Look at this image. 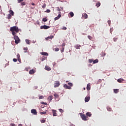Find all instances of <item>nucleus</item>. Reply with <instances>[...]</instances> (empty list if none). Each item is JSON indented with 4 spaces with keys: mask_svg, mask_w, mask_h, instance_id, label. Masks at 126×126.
<instances>
[{
    "mask_svg": "<svg viewBox=\"0 0 126 126\" xmlns=\"http://www.w3.org/2000/svg\"><path fill=\"white\" fill-rule=\"evenodd\" d=\"M10 32H12V35L15 36L16 33L19 32V29L16 26L12 27L10 29Z\"/></svg>",
    "mask_w": 126,
    "mask_h": 126,
    "instance_id": "nucleus-1",
    "label": "nucleus"
},
{
    "mask_svg": "<svg viewBox=\"0 0 126 126\" xmlns=\"http://www.w3.org/2000/svg\"><path fill=\"white\" fill-rule=\"evenodd\" d=\"M14 39L15 40V43L16 44H18V43L20 42V38H19V37L17 35H14Z\"/></svg>",
    "mask_w": 126,
    "mask_h": 126,
    "instance_id": "nucleus-2",
    "label": "nucleus"
},
{
    "mask_svg": "<svg viewBox=\"0 0 126 126\" xmlns=\"http://www.w3.org/2000/svg\"><path fill=\"white\" fill-rule=\"evenodd\" d=\"M80 116H81V118H82V119L83 121H87V118L88 117L87 116H86L85 115L81 114Z\"/></svg>",
    "mask_w": 126,
    "mask_h": 126,
    "instance_id": "nucleus-3",
    "label": "nucleus"
},
{
    "mask_svg": "<svg viewBox=\"0 0 126 126\" xmlns=\"http://www.w3.org/2000/svg\"><path fill=\"white\" fill-rule=\"evenodd\" d=\"M50 28V27L49 26L44 25V26H40V29L47 30Z\"/></svg>",
    "mask_w": 126,
    "mask_h": 126,
    "instance_id": "nucleus-4",
    "label": "nucleus"
},
{
    "mask_svg": "<svg viewBox=\"0 0 126 126\" xmlns=\"http://www.w3.org/2000/svg\"><path fill=\"white\" fill-rule=\"evenodd\" d=\"M60 86V82L57 81L56 83H55L54 88H58Z\"/></svg>",
    "mask_w": 126,
    "mask_h": 126,
    "instance_id": "nucleus-5",
    "label": "nucleus"
},
{
    "mask_svg": "<svg viewBox=\"0 0 126 126\" xmlns=\"http://www.w3.org/2000/svg\"><path fill=\"white\" fill-rule=\"evenodd\" d=\"M88 18V15L86 13H84L82 14V18L83 19H87Z\"/></svg>",
    "mask_w": 126,
    "mask_h": 126,
    "instance_id": "nucleus-6",
    "label": "nucleus"
},
{
    "mask_svg": "<svg viewBox=\"0 0 126 126\" xmlns=\"http://www.w3.org/2000/svg\"><path fill=\"white\" fill-rule=\"evenodd\" d=\"M52 114L54 117H57V110L53 109Z\"/></svg>",
    "mask_w": 126,
    "mask_h": 126,
    "instance_id": "nucleus-7",
    "label": "nucleus"
},
{
    "mask_svg": "<svg viewBox=\"0 0 126 126\" xmlns=\"http://www.w3.org/2000/svg\"><path fill=\"white\" fill-rule=\"evenodd\" d=\"M31 113H32V114L34 115H37V113L36 112V111L35 109H32Z\"/></svg>",
    "mask_w": 126,
    "mask_h": 126,
    "instance_id": "nucleus-8",
    "label": "nucleus"
},
{
    "mask_svg": "<svg viewBox=\"0 0 126 126\" xmlns=\"http://www.w3.org/2000/svg\"><path fill=\"white\" fill-rule=\"evenodd\" d=\"M35 72V70L34 69H32L29 71V74L30 75H32Z\"/></svg>",
    "mask_w": 126,
    "mask_h": 126,
    "instance_id": "nucleus-9",
    "label": "nucleus"
},
{
    "mask_svg": "<svg viewBox=\"0 0 126 126\" xmlns=\"http://www.w3.org/2000/svg\"><path fill=\"white\" fill-rule=\"evenodd\" d=\"M54 38L53 35H50L48 36V37L45 38V39H46L47 41H48L49 39H52V38Z\"/></svg>",
    "mask_w": 126,
    "mask_h": 126,
    "instance_id": "nucleus-10",
    "label": "nucleus"
},
{
    "mask_svg": "<svg viewBox=\"0 0 126 126\" xmlns=\"http://www.w3.org/2000/svg\"><path fill=\"white\" fill-rule=\"evenodd\" d=\"M63 87H64V89H68V90L71 89V87L68 86L67 85H66V84H64Z\"/></svg>",
    "mask_w": 126,
    "mask_h": 126,
    "instance_id": "nucleus-11",
    "label": "nucleus"
},
{
    "mask_svg": "<svg viewBox=\"0 0 126 126\" xmlns=\"http://www.w3.org/2000/svg\"><path fill=\"white\" fill-rule=\"evenodd\" d=\"M86 89L88 91L91 90V84L90 83L88 84L87 87H86Z\"/></svg>",
    "mask_w": 126,
    "mask_h": 126,
    "instance_id": "nucleus-12",
    "label": "nucleus"
},
{
    "mask_svg": "<svg viewBox=\"0 0 126 126\" xmlns=\"http://www.w3.org/2000/svg\"><path fill=\"white\" fill-rule=\"evenodd\" d=\"M90 100V96H86L85 99V101L86 102H88Z\"/></svg>",
    "mask_w": 126,
    "mask_h": 126,
    "instance_id": "nucleus-13",
    "label": "nucleus"
},
{
    "mask_svg": "<svg viewBox=\"0 0 126 126\" xmlns=\"http://www.w3.org/2000/svg\"><path fill=\"white\" fill-rule=\"evenodd\" d=\"M40 55H42V56H48V54L47 52H42L40 53Z\"/></svg>",
    "mask_w": 126,
    "mask_h": 126,
    "instance_id": "nucleus-14",
    "label": "nucleus"
},
{
    "mask_svg": "<svg viewBox=\"0 0 126 126\" xmlns=\"http://www.w3.org/2000/svg\"><path fill=\"white\" fill-rule=\"evenodd\" d=\"M61 17V15L58 14V16L54 18V20L57 21L60 19Z\"/></svg>",
    "mask_w": 126,
    "mask_h": 126,
    "instance_id": "nucleus-15",
    "label": "nucleus"
},
{
    "mask_svg": "<svg viewBox=\"0 0 126 126\" xmlns=\"http://www.w3.org/2000/svg\"><path fill=\"white\" fill-rule=\"evenodd\" d=\"M45 69L47 71H50L51 68L50 67V66L46 65V66H45Z\"/></svg>",
    "mask_w": 126,
    "mask_h": 126,
    "instance_id": "nucleus-16",
    "label": "nucleus"
},
{
    "mask_svg": "<svg viewBox=\"0 0 126 126\" xmlns=\"http://www.w3.org/2000/svg\"><path fill=\"white\" fill-rule=\"evenodd\" d=\"M124 81V79H122V78H120L119 79L117 80V82L121 83L123 82Z\"/></svg>",
    "mask_w": 126,
    "mask_h": 126,
    "instance_id": "nucleus-17",
    "label": "nucleus"
},
{
    "mask_svg": "<svg viewBox=\"0 0 126 126\" xmlns=\"http://www.w3.org/2000/svg\"><path fill=\"white\" fill-rule=\"evenodd\" d=\"M25 41H26V43L27 44L29 45V44H31V41L30 40H29V39H26Z\"/></svg>",
    "mask_w": 126,
    "mask_h": 126,
    "instance_id": "nucleus-18",
    "label": "nucleus"
},
{
    "mask_svg": "<svg viewBox=\"0 0 126 126\" xmlns=\"http://www.w3.org/2000/svg\"><path fill=\"white\" fill-rule=\"evenodd\" d=\"M114 92L116 94H118L119 92V89H114Z\"/></svg>",
    "mask_w": 126,
    "mask_h": 126,
    "instance_id": "nucleus-19",
    "label": "nucleus"
},
{
    "mask_svg": "<svg viewBox=\"0 0 126 126\" xmlns=\"http://www.w3.org/2000/svg\"><path fill=\"white\" fill-rule=\"evenodd\" d=\"M92 115V114H91L90 112L86 113V116H87L88 117H91Z\"/></svg>",
    "mask_w": 126,
    "mask_h": 126,
    "instance_id": "nucleus-20",
    "label": "nucleus"
},
{
    "mask_svg": "<svg viewBox=\"0 0 126 126\" xmlns=\"http://www.w3.org/2000/svg\"><path fill=\"white\" fill-rule=\"evenodd\" d=\"M100 5H101V3L99 1L96 3V7H99Z\"/></svg>",
    "mask_w": 126,
    "mask_h": 126,
    "instance_id": "nucleus-21",
    "label": "nucleus"
},
{
    "mask_svg": "<svg viewBox=\"0 0 126 126\" xmlns=\"http://www.w3.org/2000/svg\"><path fill=\"white\" fill-rule=\"evenodd\" d=\"M17 59H18V61L19 62H20L21 60H20V54H17Z\"/></svg>",
    "mask_w": 126,
    "mask_h": 126,
    "instance_id": "nucleus-22",
    "label": "nucleus"
},
{
    "mask_svg": "<svg viewBox=\"0 0 126 126\" xmlns=\"http://www.w3.org/2000/svg\"><path fill=\"white\" fill-rule=\"evenodd\" d=\"M98 62H99V61L97 59H96L93 61V64L97 63Z\"/></svg>",
    "mask_w": 126,
    "mask_h": 126,
    "instance_id": "nucleus-23",
    "label": "nucleus"
},
{
    "mask_svg": "<svg viewBox=\"0 0 126 126\" xmlns=\"http://www.w3.org/2000/svg\"><path fill=\"white\" fill-rule=\"evenodd\" d=\"M54 97H55V98H59V95L57 94H54Z\"/></svg>",
    "mask_w": 126,
    "mask_h": 126,
    "instance_id": "nucleus-24",
    "label": "nucleus"
},
{
    "mask_svg": "<svg viewBox=\"0 0 126 126\" xmlns=\"http://www.w3.org/2000/svg\"><path fill=\"white\" fill-rule=\"evenodd\" d=\"M48 99L52 101V99H53V96L50 95L49 96Z\"/></svg>",
    "mask_w": 126,
    "mask_h": 126,
    "instance_id": "nucleus-25",
    "label": "nucleus"
},
{
    "mask_svg": "<svg viewBox=\"0 0 126 126\" xmlns=\"http://www.w3.org/2000/svg\"><path fill=\"white\" fill-rule=\"evenodd\" d=\"M80 47H81V45H76V46H75V49H79Z\"/></svg>",
    "mask_w": 126,
    "mask_h": 126,
    "instance_id": "nucleus-26",
    "label": "nucleus"
},
{
    "mask_svg": "<svg viewBox=\"0 0 126 126\" xmlns=\"http://www.w3.org/2000/svg\"><path fill=\"white\" fill-rule=\"evenodd\" d=\"M24 53H27L28 51V47L24 48Z\"/></svg>",
    "mask_w": 126,
    "mask_h": 126,
    "instance_id": "nucleus-27",
    "label": "nucleus"
},
{
    "mask_svg": "<svg viewBox=\"0 0 126 126\" xmlns=\"http://www.w3.org/2000/svg\"><path fill=\"white\" fill-rule=\"evenodd\" d=\"M48 21V19H46V18H43V19H42V22H45Z\"/></svg>",
    "mask_w": 126,
    "mask_h": 126,
    "instance_id": "nucleus-28",
    "label": "nucleus"
},
{
    "mask_svg": "<svg viewBox=\"0 0 126 126\" xmlns=\"http://www.w3.org/2000/svg\"><path fill=\"white\" fill-rule=\"evenodd\" d=\"M46 7V4H45V3H44V4L42 5V9H45Z\"/></svg>",
    "mask_w": 126,
    "mask_h": 126,
    "instance_id": "nucleus-29",
    "label": "nucleus"
},
{
    "mask_svg": "<svg viewBox=\"0 0 126 126\" xmlns=\"http://www.w3.org/2000/svg\"><path fill=\"white\" fill-rule=\"evenodd\" d=\"M69 15H70V16H71V17H73V16L74 15V14H73V13L72 12H70Z\"/></svg>",
    "mask_w": 126,
    "mask_h": 126,
    "instance_id": "nucleus-30",
    "label": "nucleus"
},
{
    "mask_svg": "<svg viewBox=\"0 0 126 126\" xmlns=\"http://www.w3.org/2000/svg\"><path fill=\"white\" fill-rule=\"evenodd\" d=\"M11 17H12V16H11V14H8V20L11 19Z\"/></svg>",
    "mask_w": 126,
    "mask_h": 126,
    "instance_id": "nucleus-31",
    "label": "nucleus"
},
{
    "mask_svg": "<svg viewBox=\"0 0 126 126\" xmlns=\"http://www.w3.org/2000/svg\"><path fill=\"white\" fill-rule=\"evenodd\" d=\"M88 38H89V39L91 40L93 39V37L91 36V35H88Z\"/></svg>",
    "mask_w": 126,
    "mask_h": 126,
    "instance_id": "nucleus-32",
    "label": "nucleus"
},
{
    "mask_svg": "<svg viewBox=\"0 0 126 126\" xmlns=\"http://www.w3.org/2000/svg\"><path fill=\"white\" fill-rule=\"evenodd\" d=\"M94 63V60H92V59H89V63Z\"/></svg>",
    "mask_w": 126,
    "mask_h": 126,
    "instance_id": "nucleus-33",
    "label": "nucleus"
},
{
    "mask_svg": "<svg viewBox=\"0 0 126 126\" xmlns=\"http://www.w3.org/2000/svg\"><path fill=\"white\" fill-rule=\"evenodd\" d=\"M111 23V21H110V20H109L108 21H107V24H108L109 26H110Z\"/></svg>",
    "mask_w": 126,
    "mask_h": 126,
    "instance_id": "nucleus-34",
    "label": "nucleus"
},
{
    "mask_svg": "<svg viewBox=\"0 0 126 126\" xmlns=\"http://www.w3.org/2000/svg\"><path fill=\"white\" fill-rule=\"evenodd\" d=\"M9 13L10 14H11L12 15H13V14H14L12 10H10Z\"/></svg>",
    "mask_w": 126,
    "mask_h": 126,
    "instance_id": "nucleus-35",
    "label": "nucleus"
},
{
    "mask_svg": "<svg viewBox=\"0 0 126 126\" xmlns=\"http://www.w3.org/2000/svg\"><path fill=\"white\" fill-rule=\"evenodd\" d=\"M44 97L43 95H40L39 96V97H38V99H43Z\"/></svg>",
    "mask_w": 126,
    "mask_h": 126,
    "instance_id": "nucleus-36",
    "label": "nucleus"
},
{
    "mask_svg": "<svg viewBox=\"0 0 126 126\" xmlns=\"http://www.w3.org/2000/svg\"><path fill=\"white\" fill-rule=\"evenodd\" d=\"M46 114H47L46 112H40V114H42V115H45Z\"/></svg>",
    "mask_w": 126,
    "mask_h": 126,
    "instance_id": "nucleus-37",
    "label": "nucleus"
},
{
    "mask_svg": "<svg viewBox=\"0 0 126 126\" xmlns=\"http://www.w3.org/2000/svg\"><path fill=\"white\" fill-rule=\"evenodd\" d=\"M21 5H22V6H24L26 5V2H23L22 3H21Z\"/></svg>",
    "mask_w": 126,
    "mask_h": 126,
    "instance_id": "nucleus-38",
    "label": "nucleus"
},
{
    "mask_svg": "<svg viewBox=\"0 0 126 126\" xmlns=\"http://www.w3.org/2000/svg\"><path fill=\"white\" fill-rule=\"evenodd\" d=\"M40 122L41 123H45V119L42 120L41 121H40Z\"/></svg>",
    "mask_w": 126,
    "mask_h": 126,
    "instance_id": "nucleus-39",
    "label": "nucleus"
},
{
    "mask_svg": "<svg viewBox=\"0 0 126 126\" xmlns=\"http://www.w3.org/2000/svg\"><path fill=\"white\" fill-rule=\"evenodd\" d=\"M68 85L71 87L73 86V84L71 83H68Z\"/></svg>",
    "mask_w": 126,
    "mask_h": 126,
    "instance_id": "nucleus-40",
    "label": "nucleus"
},
{
    "mask_svg": "<svg viewBox=\"0 0 126 126\" xmlns=\"http://www.w3.org/2000/svg\"><path fill=\"white\" fill-rule=\"evenodd\" d=\"M59 110L60 112L63 113V110L62 109H59Z\"/></svg>",
    "mask_w": 126,
    "mask_h": 126,
    "instance_id": "nucleus-41",
    "label": "nucleus"
},
{
    "mask_svg": "<svg viewBox=\"0 0 126 126\" xmlns=\"http://www.w3.org/2000/svg\"><path fill=\"white\" fill-rule=\"evenodd\" d=\"M107 111L110 112V111H111V108L108 107L107 108Z\"/></svg>",
    "mask_w": 126,
    "mask_h": 126,
    "instance_id": "nucleus-42",
    "label": "nucleus"
},
{
    "mask_svg": "<svg viewBox=\"0 0 126 126\" xmlns=\"http://www.w3.org/2000/svg\"><path fill=\"white\" fill-rule=\"evenodd\" d=\"M29 69H30V68L28 67H26V69H25V70H26V71H29Z\"/></svg>",
    "mask_w": 126,
    "mask_h": 126,
    "instance_id": "nucleus-43",
    "label": "nucleus"
},
{
    "mask_svg": "<svg viewBox=\"0 0 126 126\" xmlns=\"http://www.w3.org/2000/svg\"><path fill=\"white\" fill-rule=\"evenodd\" d=\"M24 1V0H17V1L18 2V3H20Z\"/></svg>",
    "mask_w": 126,
    "mask_h": 126,
    "instance_id": "nucleus-44",
    "label": "nucleus"
},
{
    "mask_svg": "<svg viewBox=\"0 0 126 126\" xmlns=\"http://www.w3.org/2000/svg\"><path fill=\"white\" fill-rule=\"evenodd\" d=\"M59 51V48H55V51L56 52H58Z\"/></svg>",
    "mask_w": 126,
    "mask_h": 126,
    "instance_id": "nucleus-45",
    "label": "nucleus"
},
{
    "mask_svg": "<svg viewBox=\"0 0 126 126\" xmlns=\"http://www.w3.org/2000/svg\"><path fill=\"white\" fill-rule=\"evenodd\" d=\"M65 46V43H63L62 44V47H64Z\"/></svg>",
    "mask_w": 126,
    "mask_h": 126,
    "instance_id": "nucleus-46",
    "label": "nucleus"
},
{
    "mask_svg": "<svg viewBox=\"0 0 126 126\" xmlns=\"http://www.w3.org/2000/svg\"><path fill=\"white\" fill-rule=\"evenodd\" d=\"M56 9H57V11H61L60 8H59V7H58L57 8H56Z\"/></svg>",
    "mask_w": 126,
    "mask_h": 126,
    "instance_id": "nucleus-47",
    "label": "nucleus"
},
{
    "mask_svg": "<svg viewBox=\"0 0 126 126\" xmlns=\"http://www.w3.org/2000/svg\"><path fill=\"white\" fill-rule=\"evenodd\" d=\"M50 12H51V10H50V9H47V10H46V12H47V13H50Z\"/></svg>",
    "mask_w": 126,
    "mask_h": 126,
    "instance_id": "nucleus-48",
    "label": "nucleus"
},
{
    "mask_svg": "<svg viewBox=\"0 0 126 126\" xmlns=\"http://www.w3.org/2000/svg\"><path fill=\"white\" fill-rule=\"evenodd\" d=\"M117 39H118L117 38H113V41H115V42H117Z\"/></svg>",
    "mask_w": 126,
    "mask_h": 126,
    "instance_id": "nucleus-49",
    "label": "nucleus"
},
{
    "mask_svg": "<svg viewBox=\"0 0 126 126\" xmlns=\"http://www.w3.org/2000/svg\"><path fill=\"white\" fill-rule=\"evenodd\" d=\"M17 60L16 59H13V62H17Z\"/></svg>",
    "mask_w": 126,
    "mask_h": 126,
    "instance_id": "nucleus-50",
    "label": "nucleus"
},
{
    "mask_svg": "<svg viewBox=\"0 0 126 126\" xmlns=\"http://www.w3.org/2000/svg\"><path fill=\"white\" fill-rule=\"evenodd\" d=\"M63 30L65 31L66 30V28L65 27H63Z\"/></svg>",
    "mask_w": 126,
    "mask_h": 126,
    "instance_id": "nucleus-51",
    "label": "nucleus"
},
{
    "mask_svg": "<svg viewBox=\"0 0 126 126\" xmlns=\"http://www.w3.org/2000/svg\"><path fill=\"white\" fill-rule=\"evenodd\" d=\"M11 126H15V125L13 123H11V124H10Z\"/></svg>",
    "mask_w": 126,
    "mask_h": 126,
    "instance_id": "nucleus-52",
    "label": "nucleus"
},
{
    "mask_svg": "<svg viewBox=\"0 0 126 126\" xmlns=\"http://www.w3.org/2000/svg\"><path fill=\"white\" fill-rule=\"evenodd\" d=\"M32 4V5H35V4L34 3H33V2H32V4Z\"/></svg>",
    "mask_w": 126,
    "mask_h": 126,
    "instance_id": "nucleus-53",
    "label": "nucleus"
},
{
    "mask_svg": "<svg viewBox=\"0 0 126 126\" xmlns=\"http://www.w3.org/2000/svg\"><path fill=\"white\" fill-rule=\"evenodd\" d=\"M63 52H64V50H63H63H61V52H62V53H63Z\"/></svg>",
    "mask_w": 126,
    "mask_h": 126,
    "instance_id": "nucleus-54",
    "label": "nucleus"
},
{
    "mask_svg": "<svg viewBox=\"0 0 126 126\" xmlns=\"http://www.w3.org/2000/svg\"><path fill=\"white\" fill-rule=\"evenodd\" d=\"M105 56V54H104V53H103V54H102V56L103 57V56Z\"/></svg>",
    "mask_w": 126,
    "mask_h": 126,
    "instance_id": "nucleus-55",
    "label": "nucleus"
},
{
    "mask_svg": "<svg viewBox=\"0 0 126 126\" xmlns=\"http://www.w3.org/2000/svg\"><path fill=\"white\" fill-rule=\"evenodd\" d=\"M61 12H59V13H58V15H61Z\"/></svg>",
    "mask_w": 126,
    "mask_h": 126,
    "instance_id": "nucleus-56",
    "label": "nucleus"
},
{
    "mask_svg": "<svg viewBox=\"0 0 126 126\" xmlns=\"http://www.w3.org/2000/svg\"><path fill=\"white\" fill-rule=\"evenodd\" d=\"M18 126H22V124H19V125H18Z\"/></svg>",
    "mask_w": 126,
    "mask_h": 126,
    "instance_id": "nucleus-57",
    "label": "nucleus"
},
{
    "mask_svg": "<svg viewBox=\"0 0 126 126\" xmlns=\"http://www.w3.org/2000/svg\"><path fill=\"white\" fill-rule=\"evenodd\" d=\"M63 47V50H64V47Z\"/></svg>",
    "mask_w": 126,
    "mask_h": 126,
    "instance_id": "nucleus-58",
    "label": "nucleus"
},
{
    "mask_svg": "<svg viewBox=\"0 0 126 126\" xmlns=\"http://www.w3.org/2000/svg\"><path fill=\"white\" fill-rule=\"evenodd\" d=\"M61 9L62 10H63V7H61Z\"/></svg>",
    "mask_w": 126,
    "mask_h": 126,
    "instance_id": "nucleus-59",
    "label": "nucleus"
},
{
    "mask_svg": "<svg viewBox=\"0 0 126 126\" xmlns=\"http://www.w3.org/2000/svg\"><path fill=\"white\" fill-rule=\"evenodd\" d=\"M71 126H75L74 125H71Z\"/></svg>",
    "mask_w": 126,
    "mask_h": 126,
    "instance_id": "nucleus-60",
    "label": "nucleus"
},
{
    "mask_svg": "<svg viewBox=\"0 0 126 126\" xmlns=\"http://www.w3.org/2000/svg\"><path fill=\"white\" fill-rule=\"evenodd\" d=\"M112 32V30L110 29V32Z\"/></svg>",
    "mask_w": 126,
    "mask_h": 126,
    "instance_id": "nucleus-61",
    "label": "nucleus"
},
{
    "mask_svg": "<svg viewBox=\"0 0 126 126\" xmlns=\"http://www.w3.org/2000/svg\"><path fill=\"white\" fill-rule=\"evenodd\" d=\"M84 90H86V88H84Z\"/></svg>",
    "mask_w": 126,
    "mask_h": 126,
    "instance_id": "nucleus-62",
    "label": "nucleus"
},
{
    "mask_svg": "<svg viewBox=\"0 0 126 126\" xmlns=\"http://www.w3.org/2000/svg\"><path fill=\"white\" fill-rule=\"evenodd\" d=\"M93 1H96V0H93Z\"/></svg>",
    "mask_w": 126,
    "mask_h": 126,
    "instance_id": "nucleus-63",
    "label": "nucleus"
},
{
    "mask_svg": "<svg viewBox=\"0 0 126 126\" xmlns=\"http://www.w3.org/2000/svg\"><path fill=\"white\" fill-rule=\"evenodd\" d=\"M43 61V59H42V61Z\"/></svg>",
    "mask_w": 126,
    "mask_h": 126,
    "instance_id": "nucleus-64",
    "label": "nucleus"
}]
</instances>
